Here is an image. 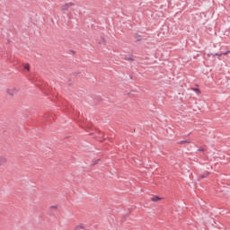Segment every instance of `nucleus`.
Masks as SVG:
<instances>
[{"mask_svg": "<svg viewBox=\"0 0 230 230\" xmlns=\"http://www.w3.org/2000/svg\"><path fill=\"white\" fill-rule=\"evenodd\" d=\"M7 159L4 156L0 157V166L6 164Z\"/></svg>", "mask_w": 230, "mask_h": 230, "instance_id": "7ed1b4c3", "label": "nucleus"}, {"mask_svg": "<svg viewBox=\"0 0 230 230\" xmlns=\"http://www.w3.org/2000/svg\"><path fill=\"white\" fill-rule=\"evenodd\" d=\"M223 54H215L216 57H222Z\"/></svg>", "mask_w": 230, "mask_h": 230, "instance_id": "9d476101", "label": "nucleus"}, {"mask_svg": "<svg viewBox=\"0 0 230 230\" xmlns=\"http://www.w3.org/2000/svg\"><path fill=\"white\" fill-rule=\"evenodd\" d=\"M186 143L187 144H190V142L189 141H180V142H178V145H186Z\"/></svg>", "mask_w": 230, "mask_h": 230, "instance_id": "423d86ee", "label": "nucleus"}, {"mask_svg": "<svg viewBox=\"0 0 230 230\" xmlns=\"http://www.w3.org/2000/svg\"><path fill=\"white\" fill-rule=\"evenodd\" d=\"M152 202H159V200H163V198H159L158 196H153L151 198Z\"/></svg>", "mask_w": 230, "mask_h": 230, "instance_id": "20e7f679", "label": "nucleus"}, {"mask_svg": "<svg viewBox=\"0 0 230 230\" xmlns=\"http://www.w3.org/2000/svg\"><path fill=\"white\" fill-rule=\"evenodd\" d=\"M5 93L11 98H15V96H17V94H19V88L13 87V86H10V87H7L5 89Z\"/></svg>", "mask_w": 230, "mask_h": 230, "instance_id": "f257e3e1", "label": "nucleus"}, {"mask_svg": "<svg viewBox=\"0 0 230 230\" xmlns=\"http://www.w3.org/2000/svg\"><path fill=\"white\" fill-rule=\"evenodd\" d=\"M24 69H26L27 71H30V65H25Z\"/></svg>", "mask_w": 230, "mask_h": 230, "instance_id": "6e6552de", "label": "nucleus"}, {"mask_svg": "<svg viewBox=\"0 0 230 230\" xmlns=\"http://www.w3.org/2000/svg\"><path fill=\"white\" fill-rule=\"evenodd\" d=\"M192 91H194V93H198V94H200V90L198 88H192Z\"/></svg>", "mask_w": 230, "mask_h": 230, "instance_id": "0eeeda50", "label": "nucleus"}, {"mask_svg": "<svg viewBox=\"0 0 230 230\" xmlns=\"http://www.w3.org/2000/svg\"><path fill=\"white\" fill-rule=\"evenodd\" d=\"M229 53H230V50H227L226 52L222 53V55H229Z\"/></svg>", "mask_w": 230, "mask_h": 230, "instance_id": "1a4fd4ad", "label": "nucleus"}, {"mask_svg": "<svg viewBox=\"0 0 230 230\" xmlns=\"http://www.w3.org/2000/svg\"><path fill=\"white\" fill-rule=\"evenodd\" d=\"M71 6H75L73 2L66 3L61 6V12H67Z\"/></svg>", "mask_w": 230, "mask_h": 230, "instance_id": "f03ea898", "label": "nucleus"}, {"mask_svg": "<svg viewBox=\"0 0 230 230\" xmlns=\"http://www.w3.org/2000/svg\"><path fill=\"white\" fill-rule=\"evenodd\" d=\"M84 224H79L75 227V230H82L84 229Z\"/></svg>", "mask_w": 230, "mask_h": 230, "instance_id": "39448f33", "label": "nucleus"}]
</instances>
